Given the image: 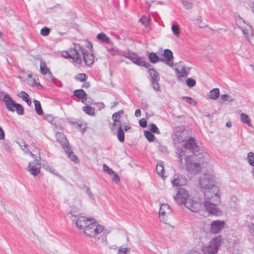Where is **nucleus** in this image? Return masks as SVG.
Masks as SVG:
<instances>
[{
  "label": "nucleus",
  "mask_w": 254,
  "mask_h": 254,
  "mask_svg": "<svg viewBox=\"0 0 254 254\" xmlns=\"http://www.w3.org/2000/svg\"><path fill=\"white\" fill-rule=\"evenodd\" d=\"M171 212L172 209L168 204H161L159 211L161 221L166 223L167 221V218Z\"/></svg>",
  "instance_id": "13"
},
{
  "label": "nucleus",
  "mask_w": 254,
  "mask_h": 254,
  "mask_svg": "<svg viewBox=\"0 0 254 254\" xmlns=\"http://www.w3.org/2000/svg\"><path fill=\"white\" fill-rule=\"evenodd\" d=\"M44 119L47 120L49 123H53L54 118L53 116L51 114H47L46 115H44L43 117Z\"/></svg>",
  "instance_id": "47"
},
{
  "label": "nucleus",
  "mask_w": 254,
  "mask_h": 254,
  "mask_svg": "<svg viewBox=\"0 0 254 254\" xmlns=\"http://www.w3.org/2000/svg\"><path fill=\"white\" fill-rule=\"evenodd\" d=\"M70 213L72 217V222L75 223L80 232L84 234V231L88 227L93 219L85 216H79L76 218L78 216V214L75 213L73 210H71Z\"/></svg>",
  "instance_id": "6"
},
{
  "label": "nucleus",
  "mask_w": 254,
  "mask_h": 254,
  "mask_svg": "<svg viewBox=\"0 0 254 254\" xmlns=\"http://www.w3.org/2000/svg\"><path fill=\"white\" fill-rule=\"evenodd\" d=\"M4 132L2 127H0V140H3L4 138Z\"/></svg>",
  "instance_id": "56"
},
{
  "label": "nucleus",
  "mask_w": 254,
  "mask_h": 254,
  "mask_svg": "<svg viewBox=\"0 0 254 254\" xmlns=\"http://www.w3.org/2000/svg\"><path fill=\"white\" fill-rule=\"evenodd\" d=\"M247 160L249 164L252 166H254V153L250 152L248 153L247 155Z\"/></svg>",
  "instance_id": "37"
},
{
  "label": "nucleus",
  "mask_w": 254,
  "mask_h": 254,
  "mask_svg": "<svg viewBox=\"0 0 254 254\" xmlns=\"http://www.w3.org/2000/svg\"><path fill=\"white\" fill-rule=\"evenodd\" d=\"M139 125L141 127H145L147 126L146 121L145 119H142L139 120Z\"/></svg>",
  "instance_id": "53"
},
{
  "label": "nucleus",
  "mask_w": 254,
  "mask_h": 254,
  "mask_svg": "<svg viewBox=\"0 0 254 254\" xmlns=\"http://www.w3.org/2000/svg\"><path fill=\"white\" fill-rule=\"evenodd\" d=\"M148 72L154 81H157L159 79V74L154 68H149Z\"/></svg>",
  "instance_id": "29"
},
{
  "label": "nucleus",
  "mask_w": 254,
  "mask_h": 254,
  "mask_svg": "<svg viewBox=\"0 0 254 254\" xmlns=\"http://www.w3.org/2000/svg\"><path fill=\"white\" fill-rule=\"evenodd\" d=\"M104 230L103 226L97 223L93 219L84 231V234L87 237L96 238L103 232Z\"/></svg>",
  "instance_id": "9"
},
{
  "label": "nucleus",
  "mask_w": 254,
  "mask_h": 254,
  "mask_svg": "<svg viewBox=\"0 0 254 254\" xmlns=\"http://www.w3.org/2000/svg\"><path fill=\"white\" fill-rule=\"evenodd\" d=\"M90 86V84L89 83L85 82L83 84L82 87L84 88L88 89V88H89Z\"/></svg>",
  "instance_id": "60"
},
{
  "label": "nucleus",
  "mask_w": 254,
  "mask_h": 254,
  "mask_svg": "<svg viewBox=\"0 0 254 254\" xmlns=\"http://www.w3.org/2000/svg\"><path fill=\"white\" fill-rule=\"evenodd\" d=\"M174 198L178 203L185 204L192 212H197L200 208V203L190 198L189 192L184 188H180Z\"/></svg>",
  "instance_id": "4"
},
{
  "label": "nucleus",
  "mask_w": 254,
  "mask_h": 254,
  "mask_svg": "<svg viewBox=\"0 0 254 254\" xmlns=\"http://www.w3.org/2000/svg\"><path fill=\"white\" fill-rule=\"evenodd\" d=\"M156 172L157 174L163 179L166 177L164 175V166L162 162H158L156 165Z\"/></svg>",
  "instance_id": "21"
},
{
  "label": "nucleus",
  "mask_w": 254,
  "mask_h": 254,
  "mask_svg": "<svg viewBox=\"0 0 254 254\" xmlns=\"http://www.w3.org/2000/svg\"><path fill=\"white\" fill-rule=\"evenodd\" d=\"M229 206L230 208L234 211H237L239 208V200L235 196L231 197L229 201Z\"/></svg>",
  "instance_id": "19"
},
{
  "label": "nucleus",
  "mask_w": 254,
  "mask_h": 254,
  "mask_svg": "<svg viewBox=\"0 0 254 254\" xmlns=\"http://www.w3.org/2000/svg\"><path fill=\"white\" fill-rule=\"evenodd\" d=\"M149 61L152 63H156L159 61V57L155 53H150L148 54Z\"/></svg>",
  "instance_id": "31"
},
{
  "label": "nucleus",
  "mask_w": 254,
  "mask_h": 254,
  "mask_svg": "<svg viewBox=\"0 0 254 254\" xmlns=\"http://www.w3.org/2000/svg\"><path fill=\"white\" fill-rule=\"evenodd\" d=\"M87 114L91 116H95V112H86Z\"/></svg>",
  "instance_id": "63"
},
{
  "label": "nucleus",
  "mask_w": 254,
  "mask_h": 254,
  "mask_svg": "<svg viewBox=\"0 0 254 254\" xmlns=\"http://www.w3.org/2000/svg\"><path fill=\"white\" fill-rule=\"evenodd\" d=\"M159 149L164 152H167V148L166 146H163V145H160L159 147Z\"/></svg>",
  "instance_id": "59"
},
{
  "label": "nucleus",
  "mask_w": 254,
  "mask_h": 254,
  "mask_svg": "<svg viewBox=\"0 0 254 254\" xmlns=\"http://www.w3.org/2000/svg\"><path fill=\"white\" fill-rule=\"evenodd\" d=\"M86 193L90 198L95 200V197L89 188L86 189Z\"/></svg>",
  "instance_id": "51"
},
{
  "label": "nucleus",
  "mask_w": 254,
  "mask_h": 254,
  "mask_svg": "<svg viewBox=\"0 0 254 254\" xmlns=\"http://www.w3.org/2000/svg\"><path fill=\"white\" fill-rule=\"evenodd\" d=\"M214 176L211 174H204L199 180V185L204 190V206L209 213L219 216L221 210L217 205L221 203L219 187L215 185Z\"/></svg>",
  "instance_id": "2"
},
{
  "label": "nucleus",
  "mask_w": 254,
  "mask_h": 254,
  "mask_svg": "<svg viewBox=\"0 0 254 254\" xmlns=\"http://www.w3.org/2000/svg\"><path fill=\"white\" fill-rule=\"evenodd\" d=\"M113 177L112 178V181L113 182L118 183L120 181V177L118 175V174H116L115 172L114 174H113Z\"/></svg>",
  "instance_id": "50"
},
{
  "label": "nucleus",
  "mask_w": 254,
  "mask_h": 254,
  "mask_svg": "<svg viewBox=\"0 0 254 254\" xmlns=\"http://www.w3.org/2000/svg\"><path fill=\"white\" fill-rule=\"evenodd\" d=\"M144 134L149 142H152L154 139V135L149 131H145Z\"/></svg>",
  "instance_id": "39"
},
{
  "label": "nucleus",
  "mask_w": 254,
  "mask_h": 254,
  "mask_svg": "<svg viewBox=\"0 0 254 254\" xmlns=\"http://www.w3.org/2000/svg\"><path fill=\"white\" fill-rule=\"evenodd\" d=\"M234 101V98L230 95L225 94L220 96V101L221 103L232 102Z\"/></svg>",
  "instance_id": "24"
},
{
  "label": "nucleus",
  "mask_w": 254,
  "mask_h": 254,
  "mask_svg": "<svg viewBox=\"0 0 254 254\" xmlns=\"http://www.w3.org/2000/svg\"><path fill=\"white\" fill-rule=\"evenodd\" d=\"M173 53L169 49H166L164 51L163 59V60L167 62H169L173 59Z\"/></svg>",
  "instance_id": "25"
},
{
  "label": "nucleus",
  "mask_w": 254,
  "mask_h": 254,
  "mask_svg": "<svg viewBox=\"0 0 254 254\" xmlns=\"http://www.w3.org/2000/svg\"><path fill=\"white\" fill-rule=\"evenodd\" d=\"M172 31L176 36H179L180 33V28L178 25H173L171 27Z\"/></svg>",
  "instance_id": "42"
},
{
  "label": "nucleus",
  "mask_w": 254,
  "mask_h": 254,
  "mask_svg": "<svg viewBox=\"0 0 254 254\" xmlns=\"http://www.w3.org/2000/svg\"><path fill=\"white\" fill-rule=\"evenodd\" d=\"M195 24L201 28L205 27L207 25L206 20L200 18L196 20Z\"/></svg>",
  "instance_id": "36"
},
{
  "label": "nucleus",
  "mask_w": 254,
  "mask_h": 254,
  "mask_svg": "<svg viewBox=\"0 0 254 254\" xmlns=\"http://www.w3.org/2000/svg\"><path fill=\"white\" fill-rule=\"evenodd\" d=\"M153 84L154 88L157 90H159V85L158 83L157 82H156V81H154Z\"/></svg>",
  "instance_id": "61"
},
{
  "label": "nucleus",
  "mask_w": 254,
  "mask_h": 254,
  "mask_svg": "<svg viewBox=\"0 0 254 254\" xmlns=\"http://www.w3.org/2000/svg\"><path fill=\"white\" fill-rule=\"evenodd\" d=\"M50 29L46 27H43L40 30V34L43 36H46L50 33Z\"/></svg>",
  "instance_id": "41"
},
{
  "label": "nucleus",
  "mask_w": 254,
  "mask_h": 254,
  "mask_svg": "<svg viewBox=\"0 0 254 254\" xmlns=\"http://www.w3.org/2000/svg\"><path fill=\"white\" fill-rule=\"evenodd\" d=\"M172 138L175 143H182L181 146H178V150L179 148H181L184 144L186 143L190 138L186 142H184V127L182 126H179L176 127L173 134H172Z\"/></svg>",
  "instance_id": "10"
},
{
  "label": "nucleus",
  "mask_w": 254,
  "mask_h": 254,
  "mask_svg": "<svg viewBox=\"0 0 254 254\" xmlns=\"http://www.w3.org/2000/svg\"><path fill=\"white\" fill-rule=\"evenodd\" d=\"M94 110V109L92 107L86 106L83 108V111L84 112L85 111H92Z\"/></svg>",
  "instance_id": "55"
},
{
  "label": "nucleus",
  "mask_w": 254,
  "mask_h": 254,
  "mask_svg": "<svg viewBox=\"0 0 254 254\" xmlns=\"http://www.w3.org/2000/svg\"><path fill=\"white\" fill-rule=\"evenodd\" d=\"M241 120L242 122L247 124L250 127H252L250 119L246 114L244 113L241 114Z\"/></svg>",
  "instance_id": "32"
},
{
  "label": "nucleus",
  "mask_w": 254,
  "mask_h": 254,
  "mask_svg": "<svg viewBox=\"0 0 254 254\" xmlns=\"http://www.w3.org/2000/svg\"><path fill=\"white\" fill-rule=\"evenodd\" d=\"M183 4L184 5V6L185 7V8L187 9L190 8L192 6L191 4L187 1H183Z\"/></svg>",
  "instance_id": "54"
},
{
  "label": "nucleus",
  "mask_w": 254,
  "mask_h": 254,
  "mask_svg": "<svg viewBox=\"0 0 254 254\" xmlns=\"http://www.w3.org/2000/svg\"><path fill=\"white\" fill-rule=\"evenodd\" d=\"M97 38L100 41L105 43H109L110 42V40L108 37L103 33H101L98 34Z\"/></svg>",
  "instance_id": "30"
},
{
  "label": "nucleus",
  "mask_w": 254,
  "mask_h": 254,
  "mask_svg": "<svg viewBox=\"0 0 254 254\" xmlns=\"http://www.w3.org/2000/svg\"><path fill=\"white\" fill-rule=\"evenodd\" d=\"M149 129L151 131L156 134H160V132L156 125L151 124L149 125Z\"/></svg>",
  "instance_id": "40"
},
{
  "label": "nucleus",
  "mask_w": 254,
  "mask_h": 254,
  "mask_svg": "<svg viewBox=\"0 0 254 254\" xmlns=\"http://www.w3.org/2000/svg\"><path fill=\"white\" fill-rule=\"evenodd\" d=\"M184 99H186V101L189 103L190 104H193L195 102V101L189 97H184Z\"/></svg>",
  "instance_id": "57"
},
{
  "label": "nucleus",
  "mask_w": 254,
  "mask_h": 254,
  "mask_svg": "<svg viewBox=\"0 0 254 254\" xmlns=\"http://www.w3.org/2000/svg\"><path fill=\"white\" fill-rule=\"evenodd\" d=\"M73 95L76 97L80 99L83 103L85 104L87 100L86 93L83 89L75 90L73 92Z\"/></svg>",
  "instance_id": "18"
},
{
  "label": "nucleus",
  "mask_w": 254,
  "mask_h": 254,
  "mask_svg": "<svg viewBox=\"0 0 254 254\" xmlns=\"http://www.w3.org/2000/svg\"><path fill=\"white\" fill-rule=\"evenodd\" d=\"M103 170L107 172L109 174L112 175L114 173V171L110 168L109 167H108L107 165L104 164L103 165Z\"/></svg>",
  "instance_id": "48"
},
{
  "label": "nucleus",
  "mask_w": 254,
  "mask_h": 254,
  "mask_svg": "<svg viewBox=\"0 0 254 254\" xmlns=\"http://www.w3.org/2000/svg\"><path fill=\"white\" fill-rule=\"evenodd\" d=\"M116 130H118V133H117V137L119 140L123 142L125 140V134L123 130L122 127L120 126L118 127H117Z\"/></svg>",
  "instance_id": "26"
},
{
  "label": "nucleus",
  "mask_w": 254,
  "mask_h": 254,
  "mask_svg": "<svg viewBox=\"0 0 254 254\" xmlns=\"http://www.w3.org/2000/svg\"><path fill=\"white\" fill-rule=\"evenodd\" d=\"M75 78L79 81L83 82L86 78V75L84 73H79L76 75Z\"/></svg>",
  "instance_id": "44"
},
{
  "label": "nucleus",
  "mask_w": 254,
  "mask_h": 254,
  "mask_svg": "<svg viewBox=\"0 0 254 254\" xmlns=\"http://www.w3.org/2000/svg\"><path fill=\"white\" fill-rule=\"evenodd\" d=\"M220 96V91L217 88H214L210 91L208 94L209 99L213 100H217Z\"/></svg>",
  "instance_id": "20"
},
{
  "label": "nucleus",
  "mask_w": 254,
  "mask_h": 254,
  "mask_svg": "<svg viewBox=\"0 0 254 254\" xmlns=\"http://www.w3.org/2000/svg\"><path fill=\"white\" fill-rule=\"evenodd\" d=\"M175 69L179 77H184L187 75V70L182 62L176 64Z\"/></svg>",
  "instance_id": "17"
},
{
  "label": "nucleus",
  "mask_w": 254,
  "mask_h": 254,
  "mask_svg": "<svg viewBox=\"0 0 254 254\" xmlns=\"http://www.w3.org/2000/svg\"><path fill=\"white\" fill-rule=\"evenodd\" d=\"M34 152H37V150L34 151ZM27 152L29 154V155L32 157L35 161V163H29L26 170L28 171L31 175L36 176L40 172V160L41 159V157L40 155V153L37 151V153H33L32 152L29 151L28 149H27Z\"/></svg>",
  "instance_id": "7"
},
{
  "label": "nucleus",
  "mask_w": 254,
  "mask_h": 254,
  "mask_svg": "<svg viewBox=\"0 0 254 254\" xmlns=\"http://www.w3.org/2000/svg\"><path fill=\"white\" fill-rule=\"evenodd\" d=\"M3 102H4L7 108L11 111H23V108L19 104L16 103L8 95H5L3 97Z\"/></svg>",
  "instance_id": "11"
},
{
  "label": "nucleus",
  "mask_w": 254,
  "mask_h": 254,
  "mask_svg": "<svg viewBox=\"0 0 254 254\" xmlns=\"http://www.w3.org/2000/svg\"><path fill=\"white\" fill-rule=\"evenodd\" d=\"M35 109L36 111H42L40 102L37 100L34 101Z\"/></svg>",
  "instance_id": "45"
},
{
  "label": "nucleus",
  "mask_w": 254,
  "mask_h": 254,
  "mask_svg": "<svg viewBox=\"0 0 254 254\" xmlns=\"http://www.w3.org/2000/svg\"><path fill=\"white\" fill-rule=\"evenodd\" d=\"M27 83L30 85V86H34L35 85L37 84V80L36 79L32 77V75H28V77L26 79Z\"/></svg>",
  "instance_id": "38"
},
{
  "label": "nucleus",
  "mask_w": 254,
  "mask_h": 254,
  "mask_svg": "<svg viewBox=\"0 0 254 254\" xmlns=\"http://www.w3.org/2000/svg\"><path fill=\"white\" fill-rule=\"evenodd\" d=\"M127 58L129 59L132 63L138 65L149 67L150 64L146 62L144 59L133 53L127 54L125 56Z\"/></svg>",
  "instance_id": "12"
},
{
  "label": "nucleus",
  "mask_w": 254,
  "mask_h": 254,
  "mask_svg": "<svg viewBox=\"0 0 254 254\" xmlns=\"http://www.w3.org/2000/svg\"><path fill=\"white\" fill-rule=\"evenodd\" d=\"M3 146L6 150H10V146L9 143L8 142H4L3 143Z\"/></svg>",
  "instance_id": "58"
},
{
  "label": "nucleus",
  "mask_w": 254,
  "mask_h": 254,
  "mask_svg": "<svg viewBox=\"0 0 254 254\" xmlns=\"http://www.w3.org/2000/svg\"><path fill=\"white\" fill-rule=\"evenodd\" d=\"M249 239L254 244V223H252L249 225Z\"/></svg>",
  "instance_id": "34"
},
{
  "label": "nucleus",
  "mask_w": 254,
  "mask_h": 254,
  "mask_svg": "<svg viewBox=\"0 0 254 254\" xmlns=\"http://www.w3.org/2000/svg\"><path fill=\"white\" fill-rule=\"evenodd\" d=\"M56 137L57 141L62 145L68 158L75 164L79 163V161L77 156L72 151L69 142L64 135L62 133L57 132L56 134Z\"/></svg>",
  "instance_id": "5"
},
{
  "label": "nucleus",
  "mask_w": 254,
  "mask_h": 254,
  "mask_svg": "<svg viewBox=\"0 0 254 254\" xmlns=\"http://www.w3.org/2000/svg\"><path fill=\"white\" fill-rule=\"evenodd\" d=\"M225 222L221 220H215L211 222L210 224V231L213 234H217L225 227Z\"/></svg>",
  "instance_id": "14"
},
{
  "label": "nucleus",
  "mask_w": 254,
  "mask_h": 254,
  "mask_svg": "<svg viewBox=\"0 0 254 254\" xmlns=\"http://www.w3.org/2000/svg\"><path fill=\"white\" fill-rule=\"evenodd\" d=\"M40 71L43 74H46L48 72L50 73L49 68H47L45 63L41 62L40 66Z\"/></svg>",
  "instance_id": "35"
},
{
  "label": "nucleus",
  "mask_w": 254,
  "mask_h": 254,
  "mask_svg": "<svg viewBox=\"0 0 254 254\" xmlns=\"http://www.w3.org/2000/svg\"><path fill=\"white\" fill-rule=\"evenodd\" d=\"M187 183V180L184 176L175 174L173 179L171 180V183L174 187H179L185 185Z\"/></svg>",
  "instance_id": "15"
},
{
  "label": "nucleus",
  "mask_w": 254,
  "mask_h": 254,
  "mask_svg": "<svg viewBox=\"0 0 254 254\" xmlns=\"http://www.w3.org/2000/svg\"><path fill=\"white\" fill-rule=\"evenodd\" d=\"M27 147H28V145L27 144H25V143L24 144L23 146H21V149L24 151H26V149H27Z\"/></svg>",
  "instance_id": "62"
},
{
  "label": "nucleus",
  "mask_w": 254,
  "mask_h": 254,
  "mask_svg": "<svg viewBox=\"0 0 254 254\" xmlns=\"http://www.w3.org/2000/svg\"><path fill=\"white\" fill-rule=\"evenodd\" d=\"M243 32L248 40L252 44L254 45V33H253L251 29H244Z\"/></svg>",
  "instance_id": "22"
},
{
  "label": "nucleus",
  "mask_w": 254,
  "mask_h": 254,
  "mask_svg": "<svg viewBox=\"0 0 254 254\" xmlns=\"http://www.w3.org/2000/svg\"><path fill=\"white\" fill-rule=\"evenodd\" d=\"M74 124L77 129L80 131L82 133L86 131L87 127L86 123L79 122L77 123H74Z\"/></svg>",
  "instance_id": "27"
},
{
  "label": "nucleus",
  "mask_w": 254,
  "mask_h": 254,
  "mask_svg": "<svg viewBox=\"0 0 254 254\" xmlns=\"http://www.w3.org/2000/svg\"><path fill=\"white\" fill-rule=\"evenodd\" d=\"M149 20V18L146 16H143L140 20L142 23L146 24Z\"/></svg>",
  "instance_id": "52"
},
{
  "label": "nucleus",
  "mask_w": 254,
  "mask_h": 254,
  "mask_svg": "<svg viewBox=\"0 0 254 254\" xmlns=\"http://www.w3.org/2000/svg\"><path fill=\"white\" fill-rule=\"evenodd\" d=\"M221 236L219 235L212 239L207 245L201 247L203 254H216L217 253L221 243Z\"/></svg>",
  "instance_id": "8"
},
{
  "label": "nucleus",
  "mask_w": 254,
  "mask_h": 254,
  "mask_svg": "<svg viewBox=\"0 0 254 254\" xmlns=\"http://www.w3.org/2000/svg\"><path fill=\"white\" fill-rule=\"evenodd\" d=\"M121 115L120 112H115L112 116L113 123L111 124L110 128L112 130H116L117 127L122 126L120 121Z\"/></svg>",
  "instance_id": "16"
},
{
  "label": "nucleus",
  "mask_w": 254,
  "mask_h": 254,
  "mask_svg": "<svg viewBox=\"0 0 254 254\" xmlns=\"http://www.w3.org/2000/svg\"><path fill=\"white\" fill-rule=\"evenodd\" d=\"M19 96L25 102L27 103L28 105H30L31 104V99L28 95L25 92L21 91L19 94Z\"/></svg>",
  "instance_id": "28"
},
{
  "label": "nucleus",
  "mask_w": 254,
  "mask_h": 254,
  "mask_svg": "<svg viewBox=\"0 0 254 254\" xmlns=\"http://www.w3.org/2000/svg\"><path fill=\"white\" fill-rule=\"evenodd\" d=\"M62 56L65 58H71L73 60V55L75 54L74 49L73 50H70V53L64 51L61 53Z\"/></svg>",
  "instance_id": "33"
},
{
  "label": "nucleus",
  "mask_w": 254,
  "mask_h": 254,
  "mask_svg": "<svg viewBox=\"0 0 254 254\" xmlns=\"http://www.w3.org/2000/svg\"><path fill=\"white\" fill-rule=\"evenodd\" d=\"M109 54L112 56H114L118 54V51L115 49L108 50Z\"/></svg>",
  "instance_id": "49"
},
{
  "label": "nucleus",
  "mask_w": 254,
  "mask_h": 254,
  "mask_svg": "<svg viewBox=\"0 0 254 254\" xmlns=\"http://www.w3.org/2000/svg\"><path fill=\"white\" fill-rule=\"evenodd\" d=\"M141 112H135V115L137 117H139L141 116Z\"/></svg>",
  "instance_id": "64"
},
{
  "label": "nucleus",
  "mask_w": 254,
  "mask_h": 254,
  "mask_svg": "<svg viewBox=\"0 0 254 254\" xmlns=\"http://www.w3.org/2000/svg\"><path fill=\"white\" fill-rule=\"evenodd\" d=\"M75 54L73 55V61L78 64H81L83 58L85 64L87 65L92 64L94 61V56L93 54V46L92 44L84 41L81 45L74 46Z\"/></svg>",
  "instance_id": "3"
},
{
  "label": "nucleus",
  "mask_w": 254,
  "mask_h": 254,
  "mask_svg": "<svg viewBox=\"0 0 254 254\" xmlns=\"http://www.w3.org/2000/svg\"><path fill=\"white\" fill-rule=\"evenodd\" d=\"M43 168L46 171L49 172L50 173L54 174L60 178L62 179L63 178L62 176L60 175L58 172L50 165H49L47 163L44 164L43 165Z\"/></svg>",
  "instance_id": "23"
},
{
  "label": "nucleus",
  "mask_w": 254,
  "mask_h": 254,
  "mask_svg": "<svg viewBox=\"0 0 254 254\" xmlns=\"http://www.w3.org/2000/svg\"><path fill=\"white\" fill-rule=\"evenodd\" d=\"M129 249L127 248H122L120 247L118 249V254H127V253L129 251Z\"/></svg>",
  "instance_id": "46"
},
{
  "label": "nucleus",
  "mask_w": 254,
  "mask_h": 254,
  "mask_svg": "<svg viewBox=\"0 0 254 254\" xmlns=\"http://www.w3.org/2000/svg\"><path fill=\"white\" fill-rule=\"evenodd\" d=\"M181 162L185 157V168L189 174L195 175L206 167L209 162L208 155L199 148L194 138H190L176 152Z\"/></svg>",
  "instance_id": "1"
},
{
  "label": "nucleus",
  "mask_w": 254,
  "mask_h": 254,
  "mask_svg": "<svg viewBox=\"0 0 254 254\" xmlns=\"http://www.w3.org/2000/svg\"><path fill=\"white\" fill-rule=\"evenodd\" d=\"M186 83L189 87H192L196 84L195 80L191 78H189L186 80Z\"/></svg>",
  "instance_id": "43"
}]
</instances>
